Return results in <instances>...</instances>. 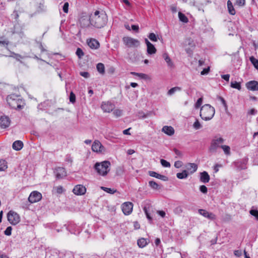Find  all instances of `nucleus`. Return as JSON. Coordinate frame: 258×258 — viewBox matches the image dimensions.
Here are the masks:
<instances>
[{
	"label": "nucleus",
	"mask_w": 258,
	"mask_h": 258,
	"mask_svg": "<svg viewBox=\"0 0 258 258\" xmlns=\"http://www.w3.org/2000/svg\"><path fill=\"white\" fill-rule=\"evenodd\" d=\"M246 88L253 91H258V82L256 81H250L246 84Z\"/></svg>",
	"instance_id": "17"
},
{
	"label": "nucleus",
	"mask_w": 258,
	"mask_h": 258,
	"mask_svg": "<svg viewBox=\"0 0 258 258\" xmlns=\"http://www.w3.org/2000/svg\"><path fill=\"white\" fill-rule=\"evenodd\" d=\"M203 102V98L202 97L199 98L195 105L196 108H199L202 105Z\"/></svg>",
	"instance_id": "48"
},
{
	"label": "nucleus",
	"mask_w": 258,
	"mask_h": 258,
	"mask_svg": "<svg viewBox=\"0 0 258 258\" xmlns=\"http://www.w3.org/2000/svg\"><path fill=\"white\" fill-rule=\"evenodd\" d=\"M218 99L221 101V103H222V104L224 106L225 109L226 110L227 109V105L226 101L224 100V99L223 97H221V96H219L218 97Z\"/></svg>",
	"instance_id": "54"
},
{
	"label": "nucleus",
	"mask_w": 258,
	"mask_h": 258,
	"mask_svg": "<svg viewBox=\"0 0 258 258\" xmlns=\"http://www.w3.org/2000/svg\"><path fill=\"white\" fill-rule=\"evenodd\" d=\"M55 189L56 192L59 194H62L64 191V189L63 188L62 186L60 185L55 187Z\"/></svg>",
	"instance_id": "50"
},
{
	"label": "nucleus",
	"mask_w": 258,
	"mask_h": 258,
	"mask_svg": "<svg viewBox=\"0 0 258 258\" xmlns=\"http://www.w3.org/2000/svg\"><path fill=\"white\" fill-rule=\"evenodd\" d=\"M54 173L57 179H61L67 175L65 169L63 167H57L55 168Z\"/></svg>",
	"instance_id": "13"
},
{
	"label": "nucleus",
	"mask_w": 258,
	"mask_h": 258,
	"mask_svg": "<svg viewBox=\"0 0 258 258\" xmlns=\"http://www.w3.org/2000/svg\"><path fill=\"white\" fill-rule=\"evenodd\" d=\"M12 228L11 226L8 227L5 231H4V233L5 235L10 236L12 233Z\"/></svg>",
	"instance_id": "49"
},
{
	"label": "nucleus",
	"mask_w": 258,
	"mask_h": 258,
	"mask_svg": "<svg viewBox=\"0 0 258 258\" xmlns=\"http://www.w3.org/2000/svg\"><path fill=\"white\" fill-rule=\"evenodd\" d=\"M185 167L187 170L189 171L191 174L195 172L198 169L197 165L194 163H189L186 165Z\"/></svg>",
	"instance_id": "21"
},
{
	"label": "nucleus",
	"mask_w": 258,
	"mask_h": 258,
	"mask_svg": "<svg viewBox=\"0 0 258 258\" xmlns=\"http://www.w3.org/2000/svg\"><path fill=\"white\" fill-rule=\"evenodd\" d=\"M200 190L203 194H207L208 192L207 187L204 185L200 186Z\"/></svg>",
	"instance_id": "51"
},
{
	"label": "nucleus",
	"mask_w": 258,
	"mask_h": 258,
	"mask_svg": "<svg viewBox=\"0 0 258 258\" xmlns=\"http://www.w3.org/2000/svg\"><path fill=\"white\" fill-rule=\"evenodd\" d=\"M133 204L131 202H125L121 205V209L123 214L125 215H128L133 211Z\"/></svg>",
	"instance_id": "10"
},
{
	"label": "nucleus",
	"mask_w": 258,
	"mask_h": 258,
	"mask_svg": "<svg viewBox=\"0 0 258 258\" xmlns=\"http://www.w3.org/2000/svg\"><path fill=\"white\" fill-rule=\"evenodd\" d=\"M174 152L175 153V154L177 155V156H182V153L181 152L179 151L178 150L174 148Z\"/></svg>",
	"instance_id": "62"
},
{
	"label": "nucleus",
	"mask_w": 258,
	"mask_h": 258,
	"mask_svg": "<svg viewBox=\"0 0 258 258\" xmlns=\"http://www.w3.org/2000/svg\"><path fill=\"white\" fill-rule=\"evenodd\" d=\"M76 53L79 58H82V57L84 55V53L80 48H78L77 49Z\"/></svg>",
	"instance_id": "43"
},
{
	"label": "nucleus",
	"mask_w": 258,
	"mask_h": 258,
	"mask_svg": "<svg viewBox=\"0 0 258 258\" xmlns=\"http://www.w3.org/2000/svg\"><path fill=\"white\" fill-rule=\"evenodd\" d=\"M41 198V193L37 191H33L30 194L28 198V201L30 203H34L39 202Z\"/></svg>",
	"instance_id": "9"
},
{
	"label": "nucleus",
	"mask_w": 258,
	"mask_h": 258,
	"mask_svg": "<svg viewBox=\"0 0 258 258\" xmlns=\"http://www.w3.org/2000/svg\"><path fill=\"white\" fill-rule=\"evenodd\" d=\"M7 217L9 222L14 225L18 224L20 221L19 215L14 211H10L8 213Z\"/></svg>",
	"instance_id": "7"
},
{
	"label": "nucleus",
	"mask_w": 258,
	"mask_h": 258,
	"mask_svg": "<svg viewBox=\"0 0 258 258\" xmlns=\"http://www.w3.org/2000/svg\"><path fill=\"white\" fill-rule=\"evenodd\" d=\"M181 89L179 87H174L170 89L167 92V95L171 96L174 94L176 92L181 91Z\"/></svg>",
	"instance_id": "30"
},
{
	"label": "nucleus",
	"mask_w": 258,
	"mask_h": 258,
	"mask_svg": "<svg viewBox=\"0 0 258 258\" xmlns=\"http://www.w3.org/2000/svg\"><path fill=\"white\" fill-rule=\"evenodd\" d=\"M178 17L180 21L183 23H187L188 21V18L180 12L178 13Z\"/></svg>",
	"instance_id": "33"
},
{
	"label": "nucleus",
	"mask_w": 258,
	"mask_h": 258,
	"mask_svg": "<svg viewBox=\"0 0 258 258\" xmlns=\"http://www.w3.org/2000/svg\"><path fill=\"white\" fill-rule=\"evenodd\" d=\"M10 119L7 116H2L0 117V127L2 128H6L10 124Z\"/></svg>",
	"instance_id": "15"
},
{
	"label": "nucleus",
	"mask_w": 258,
	"mask_h": 258,
	"mask_svg": "<svg viewBox=\"0 0 258 258\" xmlns=\"http://www.w3.org/2000/svg\"><path fill=\"white\" fill-rule=\"evenodd\" d=\"M188 176V173L187 170H184L182 172L177 173L176 176L179 179H184L186 178Z\"/></svg>",
	"instance_id": "29"
},
{
	"label": "nucleus",
	"mask_w": 258,
	"mask_h": 258,
	"mask_svg": "<svg viewBox=\"0 0 258 258\" xmlns=\"http://www.w3.org/2000/svg\"><path fill=\"white\" fill-rule=\"evenodd\" d=\"M68 9H69V3H65L63 6L62 10L65 13H68Z\"/></svg>",
	"instance_id": "56"
},
{
	"label": "nucleus",
	"mask_w": 258,
	"mask_h": 258,
	"mask_svg": "<svg viewBox=\"0 0 258 258\" xmlns=\"http://www.w3.org/2000/svg\"><path fill=\"white\" fill-rule=\"evenodd\" d=\"M183 165V163L181 161H176L174 162V166L176 168L181 167Z\"/></svg>",
	"instance_id": "52"
},
{
	"label": "nucleus",
	"mask_w": 258,
	"mask_h": 258,
	"mask_svg": "<svg viewBox=\"0 0 258 258\" xmlns=\"http://www.w3.org/2000/svg\"><path fill=\"white\" fill-rule=\"evenodd\" d=\"M250 60L255 69L258 70V60L255 58L253 56H251L250 57Z\"/></svg>",
	"instance_id": "41"
},
{
	"label": "nucleus",
	"mask_w": 258,
	"mask_h": 258,
	"mask_svg": "<svg viewBox=\"0 0 258 258\" xmlns=\"http://www.w3.org/2000/svg\"><path fill=\"white\" fill-rule=\"evenodd\" d=\"M79 23L82 28H88L91 26V15L89 18L87 16H82L79 20Z\"/></svg>",
	"instance_id": "11"
},
{
	"label": "nucleus",
	"mask_w": 258,
	"mask_h": 258,
	"mask_svg": "<svg viewBox=\"0 0 258 258\" xmlns=\"http://www.w3.org/2000/svg\"><path fill=\"white\" fill-rule=\"evenodd\" d=\"M80 75L85 78H88L90 76V74H89V73L86 72H81Z\"/></svg>",
	"instance_id": "59"
},
{
	"label": "nucleus",
	"mask_w": 258,
	"mask_h": 258,
	"mask_svg": "<svg viewBox=\"0 0 258 258\" xmlns=\"http://www.w3.org/2000/svg\"><path fill=\"white\" fill-rule=\"evenodd\" d=\"M149 186L153 189H159L161 187L160 186L154 181H150L149 182Z\"/></svg>",
	"instance_id": "32"
},
{
	"label": "nucleus",
	"mask_w": 258,
	"mask_h": 258,
	"mask_svg": "<svg viewBox=\"0 0 258 258\" xmlns=\"http://www.w3.org/2000/svg\"><path fill=\"white\" fill-rule=\"evenodd\" d=\"M73 191L76 195H83L85 194L86 188L84 186L79 184L74 187Z\"/></svg>",
	"instance_id": "14"
},
{
	"label": "nucleus",
	"mask_w": 258,
	"mask_h": 258,
	"mask_svg": "<svg viewBox=\"0 0 258 258\" xmlns=\"http://www.w3.org/2000/svg\"><path fill=\"white\" fill-rule=\"evenodd\" d=\"M101 188L104 191H106V192L111 194H113L117 191V190L114 188H108V187H103V186H102Z\"/></svg>",
	"instance_id": "37"
},
{
	"label": "nucleus",
	"mask_w": 258,
	"mask_h": 258,
	"mask_svg": "<svg viewBox=\"0 0 258 258\" xmlns=\"http://www.w3.org/2000/svg\"><path fill=\"white\" fill-rule=\"evenodd\" d=\"M221 148L223 149L224 153L227 155L230 154V148L227 145H223L221 146Z\"/></svg>",
	"instance_id": "36"
},
{
	"label": "nucleus",
	"mask_w": 258,
	"mask_h": 258,
	"mask_svg": "<svg viewBox=\"0 0 258 258\" xmlns=\"http://www.w3.org/2000/svg\"><path fill=\"white\" fill-rule=\"evenodd\" d=\"M227 7L228 9L229 13L232 15H235V11L233 8V6L232 5V4L231 2L229 0L227 2Z\"/></svg>",
	"instance_id": "26"
},
{
	"label": "nucleus",
	"mask_w": 258,
	"mask_h": 258,
	"mask_svg": "<svg viewBox=\"0 0 258 258\" xmlns=\"http://www.w3.org/2000/svg\"><path fill=\"white\" fill-rule=\"evenodd\" d=\"M90 15L91 26L100 29L106 25L107 22V16L105 12L96 11Z\"/></svg>",
	"instance_id": "1"
},
{
	"label": "nucleus",
	"mask_w": 258,
	"mask_h": 258,
	"mask_svg": "<svg viewBox=\"0 0 258 258\" xmlns=\"http://www.w3.org/2000/svg\"><path fill=\"white\" fill-rule=\"evenodd\" d=\"M193 127L196 130H199L202 127V125L198 119L196 120L193 124Z\"/></svg>",
	"instance_id": "46"
},
{
	"label": "nucleus",
	"mask_w": 258,
	"mask_h": 258,
	"mask_svg": "<svg viewBox=\"0 0 258 258\" xmlns=\"http://www.w3.org/2000/svg\"><path fill=\"white\" fill-rule=\"evenodd\" d=\"M231 87L233 88H235L240 90L241 89V85L240 83L237 82L236 81L231 82Z\"/></svg>",
	"instance_id": "39"
},
{
	"label": "nucleus",
	"mask_w": 258,
	"mask_h": 258,
	"mask_svg": "<svg viewBox=\"0 0 258 258\" xmlns=\"http://www.w3.org/2000/svg\"><path fill=\"white\" fill-rule=\"evenodd\" d=\"M148 38L153 42H156L158 40V36L154 33H150L148 35Z\"/></svg>",
	"instance_id": "38"
},
{
	"label": "nucleus",
	"mask_w": 258,
	"mask_h": 258,
	"mask_svg": "<svg viewBox=\"0 0 258 258\" xmlns=\"http://www.w3.org/2000/svg\"><path fill=\"white\" fill-rule=\"evenodd\" d=\"M113 113L116 117H119L121 115L122 111L119 109H116L113 111Z\"/></svg>",
	"instance_id": "53"
},
{
	"label": "nucleus",
	"mask_w": 258,
	"mask_h": 258,
	"mask_svg": "<svg viewBox=\"0 0 258 258\" xmlns=\"http://www.w3.org/2000/svg\"><path fill=\"white\" fill-rule=\"evenodd\" d=\"M215 112V108L210 104H205L200 110V116L205 120H210L214 116Z\"/></svg>",
	"instance_id": "3"
},
{
	"label": "nucleus",
	"mask_w": 258,
	"mask_h": 258,
	"mask_svg": "<svg viewBox=\"0 0 258 258\" xmlns=\"http://www.w3.org/2000/svg\"><path fill=\"white\" fill-rule=\"evenodd\" d=\"M149 174L152 177H155L158 179H161L163 181L168 180V177L166 176L161 175L155 171H149Z\"/></svg>",
	"instance_id": "19"
},
{
	"label": "nucleus",
	"mask_w": 258,
	"mask_h": 258,
	"mask_svg": "<svg viewBox=\"0 0 258 258\" xmlns=\"http://www.w3.org/2000/svg\"><path fill=\"white\" fill-rule=\"evenodd\" d=\"M170 10L173 13H176L177 12V8L175 5H172L170 6Z\"/></svg>",
	"instance_id": "61"
},
{
	"label": "nucleus",
	"mask_w": 258,
	"mask_h": 258,
	"mask_svg": "<svg viewBox=\"0 0 258 258\" xmlns=\"http://www.w3.org/2000/svg\"><path fill=\"white\" fill-rule=\"evenodd\" d=\"M225 140L221 137L215 136L212 140L210 146L209 147V151L211 153H216L218 148H221V146L224 143Z\"/></svg>",
	"instance_id": "5"
},
{
	"label": "nucleus",
	"mask_w": 258,
	"mask_h": 258,
	"mask_svg": "<svg viewBox=\"0 0 258 258\" xmlns=\"http://www.w3.org/2000/svg\"><path fill=\"white\" fill-rule=\"evenodd\" d=\"M131 74H133L134 75L139 76L143 79H145L146 77V75L145 74H143V73H135V72H132Z\"/></svg>",
	"instance_id": "55"
},
{
	"label": "nucleus",
	"mask_w": 258,
	"mask_h": 258,
	"mask_svg": "<svg viewBox=\"0 0 258 258\" xmlns=\"http://www.w3.org/2000/svg\"><path fill=\"white\" fill-rule=\"evenodd\" d=\"M70 101L72 103H74L76 102V95L73 92L70 93Z\"/></svg>",
	"instance_id": "47"
},
{
	"label": "nucleus",
	"mask_w": 258,
	"mask_h": 258,
	"mask_svg": "<svg viewBox=\"0 0 258 258\" xmlns=\"http://www.w3.org/2000/svg\"><path fill=\"white\" fill-rule=\"evenodd\" d=\"M210 177L209 174L206 171H203L200 173V181L204 183H207L209 181Z\"/></svg>",
	"instance_id": "20"
},
{
	"label": "nucleus",
	"mask_w": 258,
	"mask_h": 258,
	"mask_svg": "<svg viewBox=\"0 0 258 258\" xmlns=\"http://www.w3.org/2000/svg\"><path fill=\"white\" fill-rule=\"evenodd\" d=\"M182 211H183V210H182V208L181 206H178V207H176L174 210V213L175 214H178V215L182 213Z\"/></svg>",
	"instance_id": "45"
},
{
	"label": "nucleus",
	"mask_w": 258,
	"mask_h": 258,
	"mask_svg": "<svg viewBox=\"0 0 258 258\" xmlns=\"http://www.w3.org/2000/svg\"><path fill=\"white\" fill-rule=\"evenodd\" d=\"M147 52L149 54H153L156 53V49L152 43L147 46Z\"/></svg>",
	"instance_id": "27"
},
{
	"label": "nucleus",
	"mask_w": 258,
	"mask_h": 258,
	"mask_svg": "<svg viewBox=\"0 0 258 258\" xmlns=\"http://www.w3.org/2000/svg\"><path fill=\"white\" fill-rule=\"evenodd\" d=\"M256 112L257 111L255 109L252 108L249 110V111L248 112V114L250 115H254L256 114Z\"/></svg>",
	"instance_id": "64"
},
{
	"label": "nucleus",
	"mask_w": 258,
	"mask_h": 258,
	"mask_svg": "<svg viewBox=\"0 0 258 258\" xmlns=\"http://www.w3.org/2000/svg\"><path fill=\"white\" fill-rule=\"evenodd\" d=\"M124 44L128 47H137L140 45V41L130 37H124L122 38Z\"/></svg>",
	"instance_id": "6"
},
{
	"label": "nucleus",
	"mask_w": 258,
	"mask_h": 258,
	"mask_svg": "<svg viewBox=\"0 0 258 258\" xmlns=\"http://www.w3.org/2000/svg\"><path fill=\"white\" fill-rule=\"evenodd\" d=\"M163 57L164 58V60L166 62L167 66L170 68H173L174 66V63L172 62V61L170 58L169 56H168V54L166 53H165L163 54Z\"/></svg>",
	"instance_id": "24"
},
{
	"label": "nucleus",
	"mask_w": 258,
	"mask_h": 258,
	"mask_svg": "<svg viewBox=\"0 0 258 258\" xmlns=\"http://www.w3.org/2000/svg\"><path fill=\"white\" fill-rule=\"evenodd\" d=\"M157 213L162 218L165 216V213L163 211H157Z\"/></svg>",
	"instance_id": "63"
},
{
	"label": "nucleus",
	"mask_w": 258,
	"mask_h": 258,
	"mask_svg": "<svg viewBox=\"0 0 258 258\" xmlns=\"http://www.w3.org/2000/svg\"><path fill=\"white\" fill-rule=\"evenodd\" d=\"M7 101L10 106L16 109L20 110L24 106L23 101L20 96L15 94H11L7 97Z\"/></svg>",
	"instance_id": "2"
},
{
	"label": "nucleus",
	"mask_w": 258,
	"mask_h": 258,
	"mask_svg": "<svg viewBox=\"0 0 258 258\" xmlns=\"http://www.w3.org/2000/svg\"><path fill=\"white\" fill-rule=\"evenodd\" d=\"M115 107L114 105L110 102H103L101 105L102 109L106 112H110Z\"/></svg>",
	"instance_id": "12"
},
{
	"label": "nucleus",
	"mask_w": 258,
	"mask_h": 258,
	"mask_svg": "<svg viewBox=\"0 0 258 258\" xmlns=\"http://www.w3.org/2000/svg\"><path fill=\"white\" fill-rule=\"evenodd\" d=\"M88 46L92 49H97L99 47V42L95 39H90L87 40Z\"/></svg>",
	"instance_id": "18"
},
{
	"label": "nucleus",
	"mask_w": 258,
	"mask_h": 258,
	"mask_svg": "<svg viewBox=\"0 0 258 258\" xmlns=\"http://www.w3.org/2000/svg\"><path fill=\"white\" fill-rule=\"evenodd\" d=\"M250 215L255 217V219L258 221V210L252 207L249 211Z\"/></svg>",
	"instance_id": "34"
},
{
	"label": "nucleus",
	"mask_w": 258,
	"mask_h": 258,
	"mask_svg": "<svg viewBox=\"0 0 258 258\" xmlns=\"http://www.w3.org/2000/svg\"><path fill=\"white\" fill-rule=\"evenodd\" d=\"M198 211L200 214L205 218L210 220H214L216 219V216L212 213H210L204 209H199Z\"/></svg>",
	"instance_id": "16"
},
{
	"label": "nucleus",
	"mask_w": 258,
	"mask_h": 258,
	"mask_svg": "<svg viewBox=\"0 0 258 258\" xmlns=\"http://www.w3.org/2000/svg\"><path fill=\"white\" fill-rule=\"evenodd\" d=\"M148 242L147 241V239L144 238H140L137 241V244L139 247L143 248L145 247Z\"/></svg>",
	"instance_id": "25"
},
{
	"label": "nucleus",
	"mask_w": 258,
	"mask_h": 258,
	"mask_svg": "<svg viewBox=\"0 0 258 258\" xmlns=\"http://www.w3.org/2000/svg\"><path fill=\"white\" fill-rule=\"evenodd\" d=\"M98 72L103 75L105 73V67L104 65L102 63H98L96 66Z\"/></svg>",
	"instance_id": "28"
},
{
	"label": "nucleus",
	"mask_w": 258,
	"mask_h": 258,
	"mask_svg": "<svg viewBox=\"0 0 258 258\" xmlns=\"http://www.w3.org/2000/svg\"><path fill=\"white\" fill-rule=\"evenodd\" d=\"M7 168V163L5 160H0V171H4Z\"/></svg>",
	"instance_id": "40"
},
{
	"label": "nucleus",
	"mask_w": 258,
	"mask_h": 258,
	"mask_svg": "<svg viewBox=\"0 0 258 258\" xmlns=\"http://www.w3.org/2000/svg\"><path fill=\"white\" fill-rule=\"evenodd\" d=\"M221 78L225 81L228 82L229 80L230 75L228 74L221 75Z\"/></svg>",
	"instance_id": "60"
},
{
	"label": "nucleus",
	"mask_w": 258,
	"mask_h": 258,
	"mask_svg": "<svg viewBox=\"0 0 258 258\" xmlns=\"http://www.w3.org/2000/svg\"><path fill=\"white\" fill-rule=\"evenodd\" d=\"M144 211L146 215L147 219L150 221L152 220V218L151 216L150 213V208L149 207H147L146 206L144 207Z\"/></svg>",
	"instance_id": "31"
},
{
	"label": "nucleus",
	"mask_w": 258,
	"mask_h": 258,
	"mask_svg": "<svg viewBox=\"0 0 258 258\" xmlns=\"http://www.w3.org/2000/svg\"><path fill=\"white\" fill-rule=\"evenodd\" d=\"M210 71V67H208L207 68L204 69L201 72V74L202 75H205L209 73Z\"/></svg>",
	"instance_id": "58"
},
{
	"label": "nucleus",
	"mask_w": 258,
	"mask_h": 258,
	"mask_svg": "<svg viewBox=\"0 0 258 258\" xmlns=\"http://www.w3.org/2000/svg\"><path fill=\"white\" fill-rule=\"evenodd\" d=\"M160 163L161 165L164 167H170L171 165L170 163L164 159H161Z\"/></svg>",
	"instance_id": "42"
},
{
	"label": "nucleus",
	"mask_w": 258,
	"mask_h": 258,
	"mask_svg": "<svg viewBox=\"0 0 258 258\" xmlns=\"http://www.w3.org/2000/svg\"><path fill=\"white\" fill-rule=\"evenodd\" d=\"M23 142L19 140L15 141L12 145L13 149L16 151L20 150L23 148Z\"/></svg>",
	"instance_id": "23"
},
{
	"label": "nucleus",
	"mask_w": 258,
	"mask_h": 258,
	"mask_svg": "<svg viewBox=\"0 0 258 258\" xmlns=\"http://www.w3.org/2000/svg\"><path fill=\"white\" fill-rule=\"evenodd\" d=\"M76 227L75 224L71 223L67 227V229L72 234H76V230H74V229Z\"/></svg>",
	"instance_id": "35"
},
{
	"label": "nucleus",
	"mask_w": 258,
	"mask_h": 258,
	"mask_svg": "<svg viewBox=\"0 0 258 258\" xmlns=\"http://www.w3.org/2000/svg\"><path fill=\"white\" fill-rule=\"evenodd\" d=\"M92 150L93 151L97 153H104L105 152V148L98 140H95L93 142L92 146Z\"/></svg>",
	"instance_id": "8"
},
{
	"label": "nucleus",
	"mask_w": 258,
	"mask_h": 258,
	"mask_svg": "<svg viewBox=\"0 0 258 258\" xmlns=\"http://www.w3.org/2000/svg\"><path fill=\"white\" fill-rule=\"evenodd\" d=\"M110 162L108 161L96 162L94 166V168L99 175L104 176L106 175L110 171Z\"/></svg>",
	"instance_id": "4"
},
{
	"label": "nucleus",
	"mask_w": 258,
	"mask_h": 258,
	"mask_svg": "<svg viewBox=\"0 0 258 258\" xmlns=\"http://www.w3.org/2000/svg\"><path fill=\"white\" fill-rule=\"evenodd\" d=\"M245 0H236V4L239 6H243L245 5Z\"/></svg>",
	"instance_id": "57"
},
{
	"label": "nucleus",
	"mask_w": 258,
	"mask_h": 258,
	"mask_svg": "<svg viewBox=\"0 0 258 258\" xmlns=\"http://www.w3.org/2000/svg\"><path fill=\"white\" fill-rule=\"evenodd\" d=\"M11 53L12 54V55H11V56L15 58L18 61L20 60L21 59L23 58V56L19 54L15 53L14 52H12Z\"/></svg>",
	"instance_id": "44"
},
{
	"label": "nucleus",
	"mask_w": 258,
	"mask_h": 258,
	"mask_svg": "<svg viewBox=\"0 0 258 258\" xmlns=\"http://www.w3.org/2000/svg\"><path fill=\"white\" fill-rule=\"evenodd\" d=\"M162 131L169 136H172L174 134V130L173 127L171 126H164L162 129Z\"/></svg>",
	"instance_id": "22"
}]
</instances>
